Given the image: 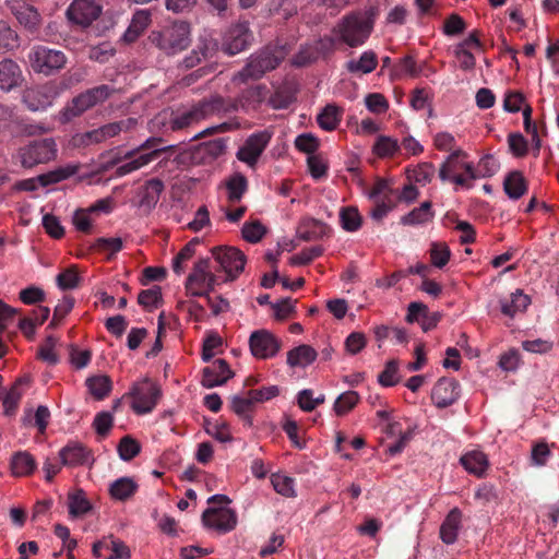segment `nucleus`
<instances>
[{"label": "nucleus", "instance_id": "f257e3e1", "mask_svg": "<svg viewBox=\"0 0 559 559\" xmlns=\"http://www.w3.org/2000/svg\"><path fill=\"white\" fill-rule=\"evenodd\" d=\"M225 99L214 96L189 107L167 108L158 112L150 122L153 131L177 132L185 130L211 116L226 114Z\"/></svg>", "mask_w": 559, "mask_h": 559}, {"label": "nucleus", "instance_id": "f03ea898", "mask_svg": "<svg viewBox=\"0 0 559 559\" xmlns=\"http://www.w3.org/2000/svg\"><path fill=\"white\" fill-rule=\"evenodd\" d=\"M373 29V20L365 13L345 15L332 29L331 37L320 40L322 48L332 49L336 44H345L352 48L361 46Z\"/></svg>", "mask_w": 559, "mask_h": 559}, {"label": "nucleus", "instance_id": "7ed1b4c3", "mask_svg": "<svg viewBox=\"0 0 559 559\" xmlns=\"http://www.w3.org/2000/svg\"><path fill=\"white\" fill-rule=\"evenodd\" d=\"M58 155V145L52 138L34 139L20 145L12 160L24 169L53 162Z\"/></svg>", "mask_w": 559, "mask_h": 559}, {"label": "nucleus", "instance_id": "20e7f679", "mask_svg": "<svg viewBox=\"0 0 559 559\" xmlns=\"http://www.w3.org/2000/svg\"><path fill=\"white\" fill-rule=\"evenodd\" d=\"M284 50L278 47H265L251 55L246 66L236 74L231 81L236 84H245L250 80H259L266 72L274 70L284 59Z\"/></svg>", "mask_w": 559, "mask_h": 559}, {"label": "nucleus", "instance_id": "39448f33", "mask_svg": "<svg viewBox=\"0 0 559 559\" xmlns=\"http://www.w3.org/2000/svg\"><path fill=\"white\" fill-rule=\"evenodd\" d=\"M207 502L217 504V507H210L203 512L202 522L204 526L218 534H226L235 530L238 518L236 512L227 507L230 499L225 495H214L209 498Z\"/></svg>", "mask_w": 559, "mask_h": 559}, {"label": "nucleus", "instance_id": "423d86ee", "mask_svg": "<svg viewBox=\"0 0 559 559\" xmlns=\"http://www.w3.org/2000/svg\"><path fill=\"white\" fill-rule=\"evenodd\" d=\"M467 153L462 148L454 150L441 164L439 178L456 186L464 187L468 180H474L477 175L472 163L466 162Z\"/></svg>", "mask_w": 559, "mask_h": 559}, {"label": "nucleus", "instance_id": "0eeeda50", "mask_svg": "<svg viewBox=\"0 0 559 559\" xmlns=\"http://www.w3.org/2000/svg\"><path fill=\"white\" fill-rule=\"evenodd\" d=\"M190 25L187 22L178 21L158 33H153L152 40L165 53L176 55L190 45Z\"/></svg>", "mask_w": 559, "mask_h": 559}, {"label": "nucleus", "instance_id": "6e6552de", "mask_svg": "<svg viewBox=\"0 0 559 559\" xmlns=\"http://www.w3.org/2000/svg\"><path fill=\"white\" fill-rule=\"evenodd\" d=\"M131 408L138 415L151 413L162 396L159 385L150 378L136 381L130 389Z\"/></svg>", "mask_w": 559, "mask_h": 559}, {"label": "nucleus", "instance_id": "1a4fd4ad", "mask_svg": "<svg viewBox=\"0 0 559 559\" xmlns=\"http://www.w3.org/2000/svg\"><path fill=\"white\" fill-rule=\"evenodd\" d=\"M28 61L34 72L51 75L66 67L68 58L61 50L37 45L28 53Z\"/></svg>", "mask_w": 559, "mask_h": 559}, {"label": "nucleus", "instance_id": "9d476101", "mask_svg": "<svg viewBox=\"0 0 559 559\" xmlns=\"http://www.w3.org/2000/svg\"><path fill=\"white\" fill-rule=\"evenodd\" d=\"M216 282V275L210 270V261L200 259L186 280V293L191 297H205L214 289Z\"/></svg>", "mask_w": 559, "mask_h": 559}, {"label": "nucleus", "instance_id": "9b49d317", "mask_svg": "<svg viewBox=\"0 0 559 559\" xmlns=\"http://www.w3.org/2000/svg\"><path fill=\"white\" fill-rule=\"evenodd\" d=\"M112 93V88L108 85H99L90 88L72 99V102L63 108L62 116L64 120H70L91 109L92 107L104 103Z\"/></svg>", "mask_w": 559, "mask_h": 559}, {"label": "nucleus", "instance_id": "f8f14e48", "mask_svg": "<svg viewBox=\"0 0 559 559\" xmlns=\"http://www.w3.org/2000/svg\"><path fill=\"white\" fill-rule=\"evenodd\" d=\"M219 271L226 274L227 281L236 280L243 271L247 259L242 251L235 247L218 246L211 250Z\"/></svg>", "mask_w": 559, "mask_h": 559}, {"label": "nucleus", "instance_id": "ddd939ff", "mask_svg": "<svg viewBox=\"0 0 559 559\" xmlns=\"http://www.w3.org/2000/svg\"><path fill=\"white\" fill-rule=\"evenodd\" d=\"M58 96V86L49 82L26 88L22 102L31 111H39L50 107Z\"/></svg>", "mask_w": 559, "mask_h": 559}, {"label": "nucleus", "instance_id": "4468645a", "mask_svg": "<svg viewBox=\"0 0 559 559\" xmlns=\"http://www.w3.org/2000/svg\"><path fill=\"white\" fill-rule=\"evenodd\" d=\"M272 134L269 131L252 133L237 152V158L250 167H254L267 146Z\"/></svg>", "mask_w": 559, "mask_h": 559}, {"label": "nucleus", "instance_id": "2eb2a0df", "mask_svg": "<svg viewBox=\"0 0 559 559\" xmlns=\"http://www.w3.org/2000/svg\"><path fill=\"white\" fill-rule=\"evenodd\" d=\"M251 354L259 359L274 357L281 349L280 340L267 330H258L249 338Z\"/></svg>", "mask_w": 559, "mask_h": 559}, {"label": "nucleus", "instance_id": "dca6fc26", "mask_svg": "<svg viewBox=\"0 0 559 559\" xmlns=\"http://www.w3.org/2000/svg\"><path fill=\"white\" fill-rule=\"evenodd\" d=\"M102 7L94 0H73L67 9L70 22L86 27L99 17Z\"/></svg>", "mask_w": 559, "mask_h": 559}, {"label": "nucleus", "instance_id": "f3484780", "mask_svg": "<svg viewBox=\"0 0 559 559\" xmlns=\"http://www.w3.org/2000/svg\"><path fill=\"white\" fill-rule=\"evenodd\" d=\"M251 33L247 22H239L231 25L225 33L223 51L228 56H235L243 51L250 44Z\"/></svg>", "mask_w": 559, "mask_h": 559}, {"label": "nucleus", "instance_id": "a211bd4d", "mask_svg": "<svg viewBox=\"0 0 559 559\" xmlns=\"http://www.w3.org/2000/svg\"><path fill=\"white\" fill-rule=\"evenodd\" d=\"M460 396V384L456 380L441 378L431 391V400L439 408L452 405Z\"/></svg>", "mask_w": 559, "mask_h": 559}, {"label": "nucleus", "instance_id": "6ab92c4d", "mask_svg": "<svg viewBox=\"0 0 559 559\" xmlns=\"http://www.w3.org/2000/svg\"><path fill=\"white\" fill-rule=\"evenodd\" d=\"M217 51L218 43L216 39L209 36L200 37L197 47L183 58L181 64L185 69H192L203 60L213 58Z\"/></svg>", "mask_w": 559, "mask_h": 559}, {"label": "nucleus", "instance_id": "aec40b11", "mask_svg": "<svg viewBox=\"0 0 559 559\" xmlns=\"http://www.w3.org/2000/svg\"><path fill=\"white\" fill-rule=\"evenodd\" d=\"M267 90L264 85H255L245 90L235 102H226L225 107L228 108L227 112L238 110L255 109L262 104L266 97Z\"/></svg>", "mask_w": 559, "mask_h": 559}, {"label": "nucleus", "instance_id": "412c9836", "mask_svg": "<svg viewBox=\"0 0 559 559\" xmlns=\"http://www.w3.org/2000/svg\"><path fill=\"white\" fill-rule=\"evenodd\" d=\"M233 377L234 372L230 370L227 361L216 359L212 365L203 369L201 383L204 388L211 389L223 385Z\"/></svg>", "mask_w": 559, "mask_h": 559}, {"label": "nucleus", "instance_id": "4be33fe9", "mask_svg": "<svg viewBox=\"0 0 559 559\" xmlns=\"http://www.w3.org/2000/svg\"><path fill=\"white\" fill-rule=\"evenodd\" d=\"M8 4L11 13L23 27L29 32L38 29L41 23V17L34 7L19 0H13Z\"/></svg>", "mask_w": 559, "mask_h": 559}, {"label": "nucleus", "instance_id": "5701e85b", "mask_svg": "<svg viewBox=\"0 0 559 559\" xmlns=\"http://www.w3.org/2000/svg\"><path fill=\"white\" fill-rule=\"evenodd\" d=\"M24 82V75L21 67L10 58L0 61V90L2 92H11L20 87Z\"/></svg>", "mask_w": 559, "mask_h": 559}, {"label": "nucleus", "instance_id": "b1692460", "mask_svg": "<svg viewBox=\"0 0 559 559\" xmlns=\"http://www.w3.org/2000/svg\"><path fill=\"white\" fill-rule=\"evenodd\" d=\"M59 456L62 465L66 466L85 465L92 460L91 451L78 442H71L63 447Z\"/></svg>", "mask_w": 559, "mask_h": 559}, {"label": "nucleus", "instance_id": "393cba45", "mask_svg": "<svg viewBox=\"0 0 559 559\" xmlns=\"http://www.w3.org/2000/svg\"><path fill=\"white\" fill-rule=\"evenodd\" d=\"M462 511L459 508H453L445 516L440 526V538L447 545H452L456 542L459 532L462 526Z\"/></svg>", "mask_w": 559, "mask_h": 559}, {"label": "nucleus", "instance_id": "a878e982", "mask_svg": "<svg viewBox=\"0 0 559 559\" xmlns=\"http://www.w3.org/2000/svg\"><path fill=\"white\" fill-rule=\"evenodd\" d=\"M343 108L335 104H328L317 116L319 127L324 131H334L343 118Z\"/></svg>", "mask_w": 559, "mask_h": 559}, {"label": "nucleus", "instance_id": "bb28decb", "mask_svg": "<svg viewBox=\"0 0 559 559\" xmlns=\"http://www.w3.org/2000/svg\"><path fill=\"white\" fill-rule=\"evenodd\" d=\"M460 462L468 473L478 477L484 475L489 465L486 454L478 450L465 453L461 456Z\"/></svg>", "mask_w": 559, "mask_h": 559}, {"label": "nucleus", "instance_id": "cd10ccee", "mask_svg": "<svg viewBox=\"0 0 559 559\" xmlns=\"http://www.w3.org/2000/svg\"><path fill=\"white\" fill-rule=\"evenodd\" d=\"M164 190L162 180L154 178L145 182L140 192L139 204L141 207L153 209L159 200Z\"/></svg>", "mask_w": 559, "mask_h": 559}, {"label": "nucleus", "instance_id": "c85d7f7f", "mask_svg": "<svg viewBox=\"0 0 559 559\" xmlns=\"http://www.w3.org/2000/svg\"><path fill=\"white\" fill-rule=\"evenodd\" d=\"M503 190L512 200H519L527 191V181L521 171L509 173L503 180Z\"/></svg>", "mask_w": 559, "mask_h": 559}, {"label": "nucleus", "instance_id": "c756f323", "mask_svg": "<svg viewBox=\"0 0 559 559\" xmlns=\"http://www.w3.org/2000/svg\"><path fill=\"white\" fill-rule=\"evenodd\" d=\"M317 350L310 345H299L287 353V364L290 367H307L317 359Z\"/></svg>", "mask_w": 559, "mask_h": 559}, {"label": "nucleus", "instance_id": "7c9ffc66", "mask_svg": "<svg viewBox=\"0 0 559 559\" xmlns=\"http://www.w3.org/2000/svg\"><path fill=\"white\" fill-rule=\"evenodd\" d=\"M531 304V298L521 289L511 294L510 300H501V312L513 318L519 312H524Z\"/></svg>", "mask_w": 559, "mask_h": 559}, {"label": "nucleus", "instance_id": "2f4dec72", "mask_svg": "<svg viewBox=\"0 0 559 559\" xmlns=\"http://www.w3.org/2000/svg\"><path fill=\"white\" fill-rule=\"evenodd\" d=\"M378 58L374 51H364L359 59H352L346 62V69L349 73L368 74L376 70Z\"/></svg>", "mask_w": 559, "mask_h": 559}, {"label": "nucleus", "instance_id": "473e14b6", "mask_svg": "<svg viewBox=\"0 0 559 559\" xmlns=\"http://www.w3.org/2000/svg\"><path fill=\"white\" fill-rule=\"evenodd\" d=\"M37 467L34 456L27 451H20L11 459V469L14 476L24 477L31 475Z\"/></svg>", "mask_w": 559, "mask_h": 559}, {"label": "nucleus", "instance_id": "72a5a7b5", "mask_svg": "<svg viewBox=\"0 0 559 559\" xmlns=\"http://www.w3.org/2000/svg\"><path fill=\"white\" fill-rule=\"evenodd\" d=\"M226 141L224 139H214L201 143L195 153L200 156L203 163H211L222 156L226 151Z\"/></svg>", "mask_w": 559, "mask_h": 559}, {"label": "nucleus", "instance_id": "f704fd0d", "mask_svg": "<svg viewBox=\"0 0 559 559\" xmlns=\"http://www.w3.org/2000/svg\"><path fill=\"white\" fill-rule=\"evenodd\" d=\"M432 204L429 201L423 202L418 207L413 209L408 214L402 216L401 223L403 225H421L426 224L435 217V212L431 209Z\"/></svg>", "mask_w": 559, "mask_h": 559}, {"label": "nucleus", "instance_id": "c9c22d12", "mask_svg": "<svg viewBox=\"0 0 559 559\" xmlns=\"http://www.w3.org/2000/svg\"><path fill=\"white\" fill-rule=\"evenodd\" d=\"M138 490V484L131 477H121L111 483L109 493L112 499L124 501Z\"/></svg>", "mask_w": 559, "mask_h": 559}, {"label": "nucleus", "instance_id": "e433bc0d", "mask_svg": "<svg viewBox=\"0 0 559 559\" xmlns=\"http://www.w3.org/2000/svg\"><path fill=\"white\" fill-rule=\"evenodd\" d=\"M225 185L228 201L231 203L239 202L248 189L247 178L240 173L231 175Z\"/></svg>", "mask_w": 559, "mask_h": 559}, {"label": "nucleus", "instance_id": "4c0bfd02", "mask_svg": "<svg viewBox=\"0 0 559 559\" xmlns=\"http://www.w3.org/2000/svg\"><path fill=\"white\" fill-rule=\"evenodd\" d=\"M340 222L344 230L354 233L361 227L362 218L356 207L347 206L341 209Z\"/></svg>", "mask_w": 559, "mask_h": 559}, {"label": "nucleus", "instance_id": "58836bf2", "mask_svg": "<svg viewBox=\"0 0 559 559\" xmlns=\"http://www.w3.org/2000/svg\"><path fill=\"white\" fill-rule=\"evenodd\" d=\"M69 513L72 516H80L91 510V503L82 489L75 490L68 497Z\"/></svg>", "mask_w": 559, "mask_h": 559}, {"label": "nucleus", "instance_id": "ea45409f", "mask_svg": "<svg viewBox=\"0 0 559 559\" xmlns=\"http://www.w3.org/2000/svg\"><path fill=\"white\" fill-rule=\"evenodd\" d=\"M20 46L17 33L4 21H0V51H12Z\"/></svg>", "mask_w": 559, "mask_h": 559}, {"label": "nucleus", "instance_id": "a19ab883", "mask_svg": "<svg viewBox=\"0 0 559 559\" xmlns=\"http://www.w3.org/2000/svg\"><path fill=\"white\" fill-rule=\"evenodd\" d=\"M359 402V394L355 391L342 393L334 402L333 409L337 416L349 413Z\"/></svg>", "mask_w": 559, "mask_h": 559}, {"label": "nucleus", "instance_id": "79ce46f5", "mask_svg": "<svg viewBox=\"0 0 559 559\" xmlns=\"http://www.w3.org/2000/svg\"><path fill=\"white\" fill-rule=\"evenodd\" d=\"M90 393L97 400H103L111 390V382L107 376H97L86 380Z\"/></svg>", "mask_w": 559, "mask_h": 559}, {"label": "nucleus", "instance_id": "37998d69", "mask_svg": "<svg viewBox=\"0 0 559 559\" xmlns=\"http://www.w3.org/2000/svg\"><path fill=\"white\" fill-rule=\"evenodd\" d=\"M421 69L412 56L404 57L394 68L393 75L395 78H416L420 74Z\"/></svg>", "mask_w": 559, "mask_h": 559}, {"label": "nucleus", "instance_id": "c03bdc74", "mask_svg": "<svg viewBox=\"0 0 559 559\" xmlns=\"http://www.w3.org/2000/svg\"><path fill=\"white\" fill-rule=\"evenodd\" d=\"M397 150V140L386 135L378 136L372 147L373 153L381 158L393 156Z\"/></svg>", "mask_w": 559, "mask_h": 559}, {"label": "nucleus", "instance_id": "a18cd8bd", "mask_svg": "<svg viewBox=\"0 0 559 559\" xmlns=\"http://www.w3.org/2000/svg\"><path fill=\"white\" fill-rule=\"evenodd\" d=\"M58 340L53 336H47L44 343L39 346L37 357L48 365H57L59 356L56 353Z\"/></svg>", "mask_w": 559, "mask_h": 559}, {"label": "nucleus", "instance_id": "49530a36", "mask_svg": "<svg viewBox=\"0 0 559 559\" xmlns=\"http://www.w3.org/2000/svg\"><path fill=\"white\" fill-rule=\"evenodd\" d=\"M118 453L122 461H131L141 451L140 443L130 436H124L118 443Z\"/></svg>", "mask_w": 559, "mask_h": 559}, {"label": "nucleus", "instance_id": "de8ad7c7", "mask_svg": "<svg viewBox=\"0 0 559 559\" xmlns=\"http://www.w3.org/2000/svg\"><path fill=\"white\" fill-rule=\"evenodd\" d=\"M162 289L158 286L144 289L140 292L138 296V302L148 310L157 308L162 304Z\"/></svg>", "mask_w": 559, "mask_h": 559}, {"label": "nucleus", "instance_id": "09e8293b", "mask_svg": "<svg viewBox=\"0 0 559 559\" xmlns=\"http://www.w3.org/2000/svg\"><path fill=\"white\" fill-rule=\"evenodd\" d=\"M364 102L366 108L374 115L385 114L390 107L388 99L381 93H369L365 96Z\"/></svg>", "mask_w": 559, "mask_h": 559}, {"label": "nucleus", "instance_id": "8fccbe9b", "mask_svg": "<svg viewBox=\"0 0 559 559\" xmlns=\"http://www.w3.org/2000/svg\"><path fill=\"white\" fill-rule=\"evenodd\" d=\"M22 383V380H17L9 390V392L4 395L2 403L5 415L14 414L20 403V400L23 395V391L21 390Z\"/></svg>", "mask_w": 559, "mask_h": 559}, {"label": "nucleus", "instance_id": "3c124183", "mask_svg": "<svg viewBox=\"0 0 559 559\" xmlns=\"http://www.w3.org/2000/svg\"><path fill=\"white\" fill-rule=\"evenodd\" d=\"M271 483L274 490L282 496L294 497L296 495L294 479L286 475L273 474Z\"/></svg>", "mask_w": 559, "mask_h": 559}, {"label": "nucleus", "instance_id": "603ef678", "mask_svg": "<svg viewBox=\"0 0 559 559\" xmlns=\"http://www.w3.org/2000/svg\"><path fill=\"white\" fill-rule=\"evenodd\" d=\"M451 251L444 242H433L430 248V260L433 266L443 267L450 260Z\"/></svg>", "mask_w": 559, "mask_h": 559}, {"label": "nucleus", "instance_id": "864d4df0", "mask_svg": "<svg viewBox=\"0 0 559 559\" xmlns=\"http://www.w3.org/2000/svg\"><path fill=\"white\" fill-rule=\"evenodd\" d=\"M194 255V243L188 242L174 258L173 260V271L181 275L186 267L187 263L193 258Z\"/></svg>", "mask_w": 559, "mask_h": 559}, {"label": "nucleus", "instance_id": "5fc2aeb1", "mask_svg": "<svg viewBox=\"0 0 559 559\" xmlns=\"http://www.w3.org/2000/svg\"><path fill=\"white\" fill-rule=\"evenodd\" d=\"M453 56L456 59L457 67L464 71H472L476 66V59L469 49L455 45L453 47Z\"/></svg>", "mask_w": 559, "mask_h": 559}, {"label": "nucleus", "instance_id": "6e6d98bb", "mask_svg": "<svg viewBox=\"0 0 559 559\" xmlns=\"http://www.w3.org/2000/svg\"><path fill=\"white\" fill-rule=\"evenodd\" d=\"M253 403L254 401L251 399L249 394L248 397L235 395L231 399L230 407L234 413L248 420L249 425H251L250 412L252 409Z\"/></svg>", "mask_w": 559, "mask_h": 559}, {"label": "nucleus", "instance_id": "4d7b16f0", "mask_svg": "<svg viewBox=\"0 0 559 559\" xmlns=\"http://www.w3.org/2000/svg\"><path fill=\"white\" fill-rule=\"evenodd\" d=\"M107 551H110V556L105 559H130V548L120 539L114 538L112 536L107 538Z\"/></svg>", "mask_w": 559, "mask_h": 559}, {"label": "nucleus", "instance_id": "13d9d810", "mask_svg": "<svg viewBox=\"0 0 559 559\" xmlns=\"http://www.w3.org/2000/svg\"><path fill=\"white\" fill-rule=\"evenodd\" d=\"M222 346V337L215 333H207L206 337L203 341L202 346V359L204 361H210L216 354V350Z\"/></svg>", "mask_w": 559, "mask_h": 559}, {"label": "nucleus", "instance_id": "bf43d9fd", "mask_svg": "<svg viewBox=\"0 0 559 559\" xmlns=\"http://www.w3.org/2000/svg\"><path fill=\"white\" fill-rule=\"evenodd\" d=\"M136 123L135 119L129 118L127 120H121L117 122H110L100 127L105 139L108 140L118 135L121 131H127L132 129Z\"/></svg>", "mask_w": 559, "mask_h": 559}, {"label": "nucleus", "instance_id": "052dcab7", "mask_svg": "<svg viewBox=\"0 0 559 559\" xmlns=\"http://www.w3.org/2000/svg\"><path fill=\"white\" fill-rule=\"evenodd\" d=\"M378 381L383 386H393L399 382V364L396 360L386 362L383 371L378 376Z\"/></svg>", "mask_w": 559, "mask_h": 559}, {"label": "nucleus", "instance_id": "680f3d73", "mask_svg": "<svg viewBox=\"0 0 559 559\" xmlns=\"http://www.w3.org/2000/svg\"><path fill=\"white\" fill-rule=\"evenodd\" d=\"M114 425V416L110 412H99L93 420V428L100 437H106Z\"/></svg>", "mask_w": 559, "mask_h": 559}, {"label": "nucleus", "instance_id": "e2e57ef3", "mask_svg": "<svg viewBox=\"0 0 559 559\" xmlns=\"http://www.w3.org/2000/svg\"><path fill=\"white\" fill-rule=\"evenodd\" d=\"M265 233L266 229L260 222L246 223L241 229L243 239L251 243L259 242Z\"/></svg>", "mask_w": 559, "mask_h": 559}, {"label": "nucleus", "instance_id": "0e129e2a", "mask_svg": "<svg viewBox=\"0 0 559 559\" xmlns=\"http://www.w3.org/2000/svg\"><path fill=\"white\" fill-rule=\"evenodd\" d=\"M295 146L302 153L314 155L319 147V140L312 133H302L295 139Z\"/></svg>", "mask_w": 559, "mask_h": 559}, {"label": "nucleus", "instance_id": "69168bd1", "mask_svg": "<svg viewBox=\"0 0 559 559\" xmlns=\"http://www.w3.org/2000/svg\"><path fill=\"white\" fill-rule=\"evenodd\" d=\"M466 28V23L459 14H451L443 23V34L447 36H456Z\"/></svg>", "mask_w": 559, "mask_h": 559}, {"label": "nucleus", "instance_id": "338daca9", "mask_svg": "<svg viewBox=\"0 0 559 559\" xmlns=\"http://www.w3.org/2000/svg\"><path fill=\"white\" fill-rule=\"evenodd\" d=\"M435 175V167L430 163H423L409 173V177L420 185L429 183Z\"/></svg>", "mask_w": 559, "mask_h": 559}, {"label": "nucleus", "instance_id": "774afa93", "mask_svg": "<svg viewBox=\"0 0 559 559\" xmlns=\"http://www.w3.org/2000/svg\"><path fill=\"white\" fill-rule=\"evenodd\" d=\"M367 345L366 335L361 332H353L345 340V349L349 355L360 353Z\"/></svg>", "mask_w": 559, "mask_h": 559}]
</instances>
